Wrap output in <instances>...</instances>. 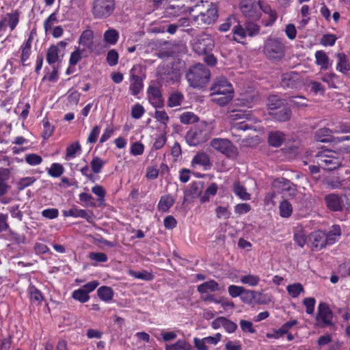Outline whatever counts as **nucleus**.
<instances>
[{
    "instance_id": "nucleus-18",
    "label": "nucleus",
    "mask_w": 350,
    "mask_h": 350,
    "mask_svg": "<svg viewBox=\"0 0 350 350\" xmlns=\"http://www.w3.org/2000/svg\"><path fill=\"white\" fill-rule=\"evenodd\" d=\"M150 103L156 108L161 107L163 100L159 89L156 86H150L147 91Z\"/></svg>"
},
{
    "instance_id": "nucleus-48",
    "label": "nucleus",
    "mask_w": 350,
    "mask_h": 350,
    "mask_svg": "<svg viewBox=\"0 0 350 350\" xmlns=\"http://www.w3.org/2000/svg\"><path fill=\"white\" fill-rule=\"evenodd\" d=\"M20 51L21 52V62L23 66H27L29 64L26 62L29 59L31 53V46L22 44L20 46Z\"/></svg>"
},
{
    "instance_id": "nucleus-45",
    "label": "nucleus",
    "mask_w": 350,
    "mask_h": 350,
    "mask_svg": "<svg viewBox=\"0 0 350 350\" xmlns=\"http://www.w3.org/2000/svg\"><path fill=\"white\" fill-rule=\"evenodd\" d=\"M286 291L292 297L296 298L301 293L304 292V289L300 283H294L287 286Z\"/></svg>"
},
{
    "instance_id": "nucleus-4",
    "label": "nucleus",
    "mask_w": 350,
    "mask_h": 350,
    "mask_svg": "<svg viewBox=\"0 0 350 350\" xmlns=\"http://www.w3.org/2000/svg\"><path fill=\"white\" fill-rule=\"evenodd\" d=\"M209 70L202 64L191 66L186 74V79L189 85L193 88L204 87L210 79Z\"/></svg>"
},
{
    "instance_id": "nucleus-55",
    "label": "nucleus",
    "mask_w": 350,
    "mask_h": 350,
    "mask_svg": "<svg viewBox=\"0 0 350 350\" xmlns=\"http://www.w3.org/2000/svg\"><path fill=\"white\" fill-rule=\"evenodd\" d=\"M244 288L243 286L232 284L228 287V292L231 297L235 298L241 297L243 292H244Z\"/></svg>"
},
{
    "instance_id": "nucleus-44",
    "label": "nucleus",
    "mask_w": 350,
    "mask_h": 350,
    "mask_svg": "<svg viewBox=\"0 0 350 350\" xmlns=\"http://www.w3.org/2000/svg\"><path fill=\"white\" fill-rule=\"evenodd\" d=\"M62 215L65 217H73L84 218L86 216V212L84 210L78 209L75 207H72L68 210L63 211Z\"/></svg>"
},
{
    "instance_id": "nucleus-20",
    "label": "nucleus",
    "mask_w": 350,
    "mask_h": 350,
    "mask_svg": "<svg viewBox=\"0 0 350 350\" xmlns=\"http://www.w3.org/2000/svg\"><path fill=\"white\" fill-rule=\"evenodd\" d=\"M315 63L321 70H326L332 66L329 58L323 51H317L315 54Z\"/></svg>"
},
{
    "instance_id": "nucleus-14",
    "label": "nucleus",
    "mask_w": 350,
    "mask_h": 350,
    "mask_svg": "<svg viewBox=\"0 0 350 350\" xmlns=\"http://www.w3.org/2000/svg\"><path fill=\"white\" fill-rule=\"evenodd\" d=\"M240 9L246 18L252 20H258L261 16L258 1L243 0L241 3Z\"/></svg>"
},
{
    "instance_id": "nucleus-13",
    "label": "nucleus",
    "mask_w": 350,
    "mask_h": 350,
    "mask_svg": "<svg viewBox=\"0 0 350 350\" xmlns=\"http://www.w3.org/2000/svg\"><path fill=\"white\" fill-rule=\"evenodd\" d=\"M272 187L275 191L291 198L295 197L297 192L295 185L284 178L275 180Z\"/></svg>"
},
{
    "instance_id": "nucleus-24",
    "label": "nucleus",
    "mask_w": 350,
    "mask_h": 350,
    "mask_svg": "<svg viewBox=\"0 0 350 350\" xmlns=\"http://www.w3.org/2000/svg\"><path fill=\"white\" fill-rule=\"evenodd\" d=\"M93 31L90 29L85 30L82 32L79 38V43L88 48L90 51L94 52L93 49Z\"/></svg>"
},
{
    "instance_id": "nucleus-1",
    "label": "nucleus",
    "mask_w": 350,
    "mask_h": 350,
    "mask_svg": "<svg viewBox=\"0 0 350 350\" xmlns=\"http://www.w3.org/2000/svg\"><path fill=\"white\" fill-rule=\"evenodd\" d=\"M212 100L220 106L230 103L233 97V89L231 84L224 77H217L211 88Z\"/></svg>"
},
{
    "instance_id": "nucleus-35",
    "label": "nucleus",
    "mask_w": 350,
    "mask_h": 350,
    "mask_svg": "<svg viewBox=\"0 0 350 350\" xmlns=\"http://www.w3.org/2000/svg\"><path fill=\"white\" fill-rule=\"evenodd\" d=\"M81 152V147L78 142L72 143L66 148L65 159L68 161L76 157Z\"/></svg>"
},
{
    "instance_id": "nucleus-37",
    "label": "nucleus",
    "mask_w": 350,
    "mask_h": 350,
    "mask_svg": "<svg viewBox=\"0 0 350 350\" xmlns=\"http://www.w3.org/2000/svg\"><path fill=\"white\" fill-rule=\"evenodd\" d=\"M239 20L234 15L229 16L224 22L219 27V30L222 32H226L231 27L234 28Z\"/></svg>"
},
{
    "instance_id": "nucleus-49",
    "label": "nucleus",
    "mask_w": 350,
    "mask_h": 350,
    "mask_svg": "<svg viewBox=\"0 0 350 350\" xmlns=\"http://www.w3.org/2000/svg\"><path fill=\"white\" fill-rule=\"evenodd\" d=\"M72 297L81 303H85L90 299L89 295H87L81 288L72 293Z\"/></svg>"
},
{
    "instance_id": "nucleus-34",
    "label": "nucleus",
    "mask_w": 350,
    "mask_h": 350,
    "mask_svg": "<svg viewBox=\"0 0 350 350\" xmlns=\"http://www.w3.org/2000/svg\"><path fill=\"white\" fill-rule=\"evenodd\" d=\"M119 39V33L115 29H109L103 34L104 41L110 45H114Z\"/></svg>"
},
{
    "instance_id": "nucleus-50",
    "label": "nucleus",
    "mask_w": 350,
    "mask_h": 350,
    "mask_svg": "<svg viewBox=\"0 0 350 350\" xmlns=\"http://www.w3.org/2000/svg\"><path fill=\"white\" fill-rule=\"evenodd\" d=\"M198 120L197 116L190 111L184 112L180 116V122L185 124L194 123L197 122Z\"/></svg>"
},
{
    "instance_id": "nucleus-19",
    "label": "nucleus",
    "mask_w": 350,
    "mask_h": 350,
    "mask_svg": "<svg viewBox=\"0 0 350 350\" xmlns=\"http://www.w3.org/2000/svg\"><path fill=\"white\" fill-rule=\"evenodd\" d=\"M325 200L327 207L334 211H340L342 208V196L339 197L336 194L332 193L327 195L325 198Z\"/></svg>"
},
{
    "instance_id": "nucleus-39",
    "label": "nucleus",
    "mask_w": 350,
    "mask_h": 350,
    "mask_svg": "<svg viewBox=\"0 0 350 350\" xmlns=\"http://www.w3.org/2000/svg\"><path fill=\"white\" fill-rule=\"evenodd\" d=\"M49 176L53 178L60 177L64 172V167L59 163H53L51 167L47 169Z\"/></svg>"
},
{
    "instance_id": "nucleus-46",
    "label": "nucleus",
    "mask_w": 350,
    "mask_h": 350,
    "mask_svg": "<svg viewBox=\"0 0 350 350\" xmlns=\"http://www.w3.org/2000/svg\"><path fill=\"white\" fill-rule=\"evenodd\" d=\"M218 190L217 185L215 183H212L205 190L204 195L201 198V201L205 202L209 200L210 196L216 195Z\"/></svg>"
},
{
    "instance_id": "nucleus-42",
    "label": "nucleus",
    "mask_w": 350,
    "mask_h": 350,
    "mask_svg": "<svg viewBox=\"0 0 350 350\" xmlns=\"http://www.w3.org/2000/svg\"><path fill=\"white\" fill-rule=\"evenodd\" d=\"M183 98L184 96L181 92H173L170 94L168 98L167 105L170 107L180 106L182 103Z\"/></svg>"
},
{
    "instance_id": "nucleus-10",
    "label": "nucleus",
    "mask_w": 350,
    "mask_h": 350,
    "mask_svg": "<svg viewBox=\"0 0 350 350\" xmlns=\"http://www.w3.org/2000/svg\"><path fill=\"white\" fill-rule=\"evenodd\" d=\"M205 8L206 10H200V14L193 16V20L198 25H211L217 18V10L213 3H205Z\"/></svg>"
},
{
    "instance_id": "nucleus-36",
    "label": "nucleus",
    "mask_w": 350,
    "mask_h": 350,
    "mask_svg": "<svg viewBox=\"0 0 350 350\" xmlns=\"http://www.w3.org/2000/svg\"><path fill=\"white\" fill-rule=\"evenodd\" d=\"M59 49H57V46L51 45L46 53V61L49 64L51 65L59 60Z\"/></svg>"
},
{
    "instance_id": "nucleus-5",
    "label": "nucleus",
    "mask_w": 350,
    "mask_h": 350,
    "mask_svg": "<svg viewBox=\"0 0 350 350\" xmlns=\"http://www.w3.org/2000/svg\"><path fill=\"white\" fill-rule=\"evenodd\" d=\"M313 162L325 170L332 171L342 165V158L339 153L326 149L318 152Z\"/></svg>"
},
{
    "instance_id": "nucleus-3",
    "label": "nucleus",
    "mask_w": 350,
    "mask_h": 350,
    "mask_svg": "<svg viewBox=\"0 0 350 350\" xmlns=\"http://www.w3.org/2000/svg\"><path fill=\"white\" fill-rule=\"evenodd\" d=\"M211 124L200 122L191 128L185 135L187 143L191 146H196L206 142L211 135Z\"/></svg>"
},
{
    "instance_id": "nucleus-51",
    "label": "nucleus",
    "mask_w": 350,
    "mask_h": 350,
    "mask_svg": "<svg viewBox=\"0 0 350 350\" xmlns=\"http://www.w3.org/2000/svg\"><path fill=\"white\" fill-rule=\"evenodd\" d=\"M105 161L98 157H94L91 163V168L94 173L98 174L101 172L102 168L105 165Z\"/></svg>"
},
{
    "instance_id": "nucleus-17",
    "label": "nucleus",
    "mask_w": 350,
    "mask_h": 350,
    "mask_svg": "<svg viewBox=\"0 0 350 350\" xmlns=\"http://www.w3.org/2000/svg\"><path fill=\"white\" fill-rule=\"evenodd\" d=\"M309 240L312 247L317 251L325 248L327 245L325 232L321 230L312 232L309 236Z\"/></svg>"
},
{
    "instance_id": "nucleus-38",
    "label": "nucleus",
    "mask_w": 350,
    "mask_h": 350,
    "mask_svg": "<svg viewBox=\"0 0 350 350\" xmlns=\"http://www.w3.org/2000/svg\"><path fill=\"white\" fill-rule=\"evenodd\" d=\"M8 178V172L7 170L0 171V197L7 193L10 187L6 183Z\"/></svg>"
},
{
    "instance_id": "nucleus-64",
    "label": "nucleus",
    "mask_w": 350,
    "mask_h": 350,
    "mask_svg": "<svg viewBox=\"0 0 350 350\" xmlns=\"http://www.w3.org/2000/svg\"><path fill=\"white\" fill-rule=\"evenodd\" d=\"M144 151V146L141 142H135L131 145V154L134 156L141 155Z\"/></svg>"
},
{
    "instance_id": "nucleus-30",
    "label": "nucleus",
    "mask_w": 350,
    "mask_h": 350,
    "mask_svg": "<svg viewBox=\"0 0 350 350\" xmlns=\"http://www.w3.org/2000/svg\"><path fill=\"white\" fill-rule=\"evenodd\" d=\"M260 278L258 275L252 273L245 274L240 277V282L243 284L254 287L258 285Z\"/></svg>"
},
{
    "instance_id": "nucleus-27",
    "label": "nucleus",
    "mask_w": 350,
    "mask_h": 350,
    "mask_svg": "<svg viewBox=\"0 0 350 350\" xmlns=\"http://www.w3.org/2000/svg\"><path fill=\"white\" fill-rule=\"evenodd\" d=\"M285 140L284 134L280 131H272L269 135V143L274 147L280 146Z\"/></svg>"
},
{
    "instance_id": "nucleus-59",
    "label": "nucleus",
    "mask_w": 350,
    "mask_h": 350,
    "mask_svg": "<svg viewBox=\"0 0 350 350\" xmlns=\"http://www.w3.org/2000/svg\"><path fill=\"white\" fill-rule=\"evenodd\" d=\"M129 274L130 275L134 277L135 278H137V279H141V280H151L152 278V275L146 271H142V272H139V271H129Z\"/></svg>"
},
{
    "instance_id": "nucleus-53",
    "label": "nucleus",
    "mask_w": 350,
    "mask_h": 350,
    "mask_svg": "<svg viewBox=\"0 0 350 350\" xmlns=\"http://www.w3.org/2000/svg\"><path fill=\"white\" fill-rule=\"evenodd\" d=\"M119 59L118 53L115 49H111L107 55V62L110 66H114L118 64Z\"/></svg>"
},
{
    "instance_id": "nucleus-63",
    "label": "nucleus",
    "mask_w": 350,
    "mask_h": 350,
    "mask_svg": "<svg viewBox=\"0 0 350 350\" xmlns=\"http://www.w3.org/2000/svg\"><path fill=\"white\" fill-rule=\"evenodd\" d=\"M92 191L94 194L98 196V202H102L104 201L106 192L102 186L98 185H95L92 188Z\"/></svg>"
},
{
    "instance_id": "nucleus-47",
    "label": "nucleus",
    "mask_w": 350,
    "mask_h": 350,
    "mask_svg": "<svg viewBox=\"0 0 350 350\" xmlns=\"http://www.w3.org/2000/svg\"><path fill=\"white\" fill-rule=\"evenodd\" d=\"M6 16L8 18L9 27L11 31H13L19 22L20 12L17 10H14L12 13L7 14Z\"/></svg>"
},
{
    "instance_id": "nucleus-31",
    "label": "nucleus",
    "mask_w": 350,
    "mask_h": 350,
    "mask_svg": "<svg viewBox=\"0 0 350 350\" xmlns=\"http://www.w3.org/2000/svg\"><path fill=\"white\" fill-rule=\"evenodd\" d=\"M285 101L276 95H271L268 98L267 106L269 111H273L284 107Z\"/></svg>"
},
{
    "instance_id": "nucleus-41",
    "label": "nucleus",
    "mask_w": 350,
    "mask_h": 350,
    "mask_svg": "<svg viewBox=\"0 0 350 350\" xmlns=\"http://www.w3.org/2000/svg\"><path fill=\"white\" fill-rule=\"evenodd\" d=\"M231 120L235 121L239 120H252V116L250 111L235 110L230 116Z\"/></svg>"
},
{
    "instance_id": "nucleus-40",
    "label": "nucleus",
    "mask_w": 350,
    "mask_h": 350,
    "mask_svg": "<svg viewBox=\"0 0 350 350\" xmlns=\"http://www.w3.org/2000/svg\"><path fill=\"white\" fill-rule=\"evenodd\" d=\"M280 215L282 217H289L293 212L291 204L286 200H282L279 206Z\"/></svg>"
},
{
    "instance_id": "nucleus-9",
    "label": "nucleus",
    "mask_w": 350,
    "mask_h": 350,
    "mask_svg": "<svg viewBox=\"0 0 350 350\" xmlns=\"http://www.w3.org/2000/svg\"><path fill=\"white\" fill-rule=\"evenodd\" d=\"M129 77V91L132 95L137 96L143 90V81L146 77L142 66L139 64L134 65L130 70Z\"/></svg>"
},
{
    "instance_id": "nucleus-58",
    "label": "nucleus",
    "mask_w": 350,
    "mask_h": 350,
    "mask_svg": "<svg viewBox=\"0 0 350 350\" xmlns=\"http://www.w3.org/2000/svg\"><path fill=\"white\" fill-rule=\"evenodd\" d=\"M144 113V107L139 103L134 105L131 108V116L135 119L141 118Z\"/></svg>"
},
{
    "instance_id": "nucleus-60",
    "label": "nucleus",
    "mask_w": 350,
    "mask_h": 350,
    "mask_svg": "<svg viewBox=\"0 0 350 350\" xmlns=\"http://www.w3.org/2000/svg\"><path fill=\"white\" fill-rule=\"evenodd\" d=\"M36 181V178L33 176L25 177L19 180L17 183V188L18 190H23L27 187L30 186Z\"/></svg>"
},
{
    "instance_id": "nucleus-7",
    "label": "nucleus",
    "mask_w": 350,
    "mask_h": 350,
    "mask_svg": "<svg viewBox=\"0 0 350 350\" xmlns=\"http://www.w3.org/2000/svg\"><path fill=\"white\" fill-rule=\"evenodd\" d=\"M210 146L229 159H234L239 154L237 148L226 138H214L211 141Z\"/></svg>"
},
{
    "instance_id": "nucleus-26",
    "label": "nucleus",
    "mask_w": 350,
    "mask_h": 350,
    "mask_svg": "<svg viewBox=\"0 0 350 350\" xmlns=\"http://www.w3.org/2000/svg\"><path fill=\"white\" fill-rule=\"evenodd\" d=\"M338 58V63L336 65V70L342 73L346 74L350 70V64L347 59V57L345 53L336 54Z\"/></svg>"
},
{
    "instance_id": "nucleus-52",
    "label": "nucleus",
    "mask_w": 350,
    "mask_h": 350,
    "mask_svg": "<svg viewBox=\"0 0 350 350\" xmlns=\"http://www.w3.org/2000/svg\"><path fill=\"white\" fill-rule=\"evenodd\" d=\"M42 124L44 130L42 132V137L44 139H49L53 133L54 127L52 126L47 118L42 120Z\"/></svg>"
},
{
    "instance_id": "nucleus-28",
    "label": "nucleus",
    "mask_w": 350,
    "mask_h": 350,
    "mask_svg": "<svg viewBox=\"0 0 350 350\" xmlns=\"http://www.w3.org/2000/svg\"><path fill=\"white\" fill-rule=\"evenodd\" d=\"M165 350H191V344L185 339H180L175 343L167 344L165 347Z\"/></svg>"
},
{
    "instance_id": "nucleus-62",
    "label": "nucleus",
    "mask_w": 350,
    "mask_h": 350,
    "mask_svg": "<svg viewBox=\"0 0 350 350\" xmlns=\"http://www.w3.org/2000/svg\"><path fill=\"white\" fill-rule=\"evenodd\" d=\"M82 51L79 48H77L70 55L69 64L70 66H75L81 60L82 56Z\"/></svg>"
},
{
    "instance_id": "nucleus-33",
    "label": "nucleus",
    "mask_w": 350,
    "mask_h": 350,
    "mask_svg": "<svg viewBox=\"0 0 350 350\" xmlns=\"http://www.w3.org/2000/svg\"><path fill=\"white\" fill-rule=\"evenodd\" d=\"M97 295L103 301L109 302L113 297V291L111 287L103 286L97 290Z\"/></svg>"
},
{
    "instance_id": "nucleus-43",
    "label": "nucleus",
    "mask_w": 350,
    "mask_h": 350,
    "mask_svg": "<svg viewBox=\"0 0 350 350\" xmlns=\"http://www.w3.org/2000/svg\"><path fill=\"white\" fill-rule=\"evenodd\" d=\"M244 292H243L240 298L241 301L245 304H251L253 303L256 295H261V293L256 292L253 290H249L244 288Z\"/></svg>"
},
{
    "instance_id": "nucleus-61",
    "label": "nucleus",
    "mask_w": 350,
    "mask_h": 350,
    "mask_svg": "<svg viewBox=\"0 0 350 350\" xmlns=\"http://www.w3.org/2000/svg\"><path fill=\"white\" fill-rule=\"evenodd\" d=\"M336 40V37L334 34L323 35L320 40V44L323 46H333Z\"/></svg>"
},
{
    "instance_id": "nucleus-15",
    "label": "nucleus",
    "mask_w": 350,
    "mask_h": 350,
    "mask_svg": "<svg viewBox=\"0 0 350 350\" xmlns=\"http://www.w3.org/2000/svg\"><path fill=\"white\" fill-rule=\"evenodd\" d=\"M280 84L283 88H297L300 84V76L293 71L286 72L282 75Z\"/></svg>"
},
{
    "instance_id": "nucleus-12",
    "label": "nucleus",
    "mask_w": 350,
    "mask_h": 350,
    "mask_svg": "<svg viewBox=\"0 0 350 350\" xmlns=\"http://www.w3.org/2000/svg\"><path fill=\"white\" fill-rule=\"evenodd\" d=\"M333 313L329 306L321 302L317 308L316 317L317 324L321 327H325L332 325Z\"/></svg>"
},
{
    "instance_id": "nucleus-2",
    "label": "nucleus",
    "mask_w": 350,
    "mask_h": 350,
    "mask_svg": "<svg viewBox=\"0 0 350 350\" xmlns=\"http://www.w3.org/2000/svg\"><path fill=\"white\" fill-rule=\"evenodd\" d=\"M262 53L271 62L282 60L286 53V46L283 39L275 37H268L264 42Z\"/></svg>"
},
{
    "instance_id": "nucleus-23",
    "label": "nucleus",
    "mask_w": 350,
    "mask_h": 350,
    "mask_svg": "<svg viewBox=\"0 0 350 350\" xmlns=\"http://www.w3.org/2000/svg\"><path fill=\"white\" fill-rule=\"evenodd\" d=\"M341 236V230L339 226L334 225L332 228L325 232L326 243L333 245L338 241Z\"/></svg>"
},
{
    "instance_id": "nucleus-22",
    "label": "nucleus",
    "mask_w": 350,
    "mask_h": 350,
    "mask_svg": "<svg viewBox=\"0 0 350 350\" xmlns=\"http://www.w3.org/2000/svg\"><path fill=\"white\" fill-rule=\"evenodd\" d=\"M198 291L201 295L208 294V292H215L219 290V284L213 280H210L198 286Z\"/></svg>"
},
{
    "instance_id": "nucleus-21",
    "label": "nucleus",
    "mask_w": 350,
    "mask_h": 350,
    "mask_svg": "<svg viewBox=\"0 0 350 350\" xmlns=\"http://www.w3.org/2000/svg\"><path fill=\"white\" fill-rule=\"evenodd\" d=\"M280 110L269 111V114L273 119L278 122H286L290 120L291 117V110L289 107L284 106Z\"/></svg>"
},
{
    "instance_id": "nucleus-6",
    "label": "nucleus",
    "mask_w": 350,
    "mask_h": 350,
    "mask_svg": "<svg viewBox=\"0 0 350 350\" xmlns=\"http://www.w3.org/2000/svg\"><path fill=\"white\" fill-rule=\"evenodd\" d=\"M232 31L233 40L238 43L244 44L247 36L254 37L259 33L260 26L252 22L245 23L243 25L239 21Z\"/></svg>"
},
{
    "instance_id": "nucleus-56",
    "label": "nucleus",
    "mask_w": 350,
    "mask_h": 350,
    "mask_svg": "<svg viewBox=\"0 0 350 350\" xmlns=\"http://www.w3.org/2000/svg\"><path fill=\"white\" fill-rule=\"evenodd\" d=\"M25 161L30 165H38L42 163V158L34 153L28 154L25 156Z\"/></svg>"
},
{
    "instance_id": "nucleus-16",
    "label": "nucleus",
    "mask_w": 350,
    "mask_h": 350,
    "mask_svg": "<svg viewBox=\"0 0 350 350\" xmlns=\"http://www.w3.org/2000/svg\"><path fill=\"white\" fill-rule=\"evenodd\" d=\"M191 164L193 167L200 166L205 170H209L212 166L209 155L204 152H197L193 157Z\"/></svg>"
},
{
    "instance_id": "nucleus-54",
    "label": "nucleus",
    "mask_w": 350,
    "mask_h": 350,
    "mask_svg": "<svg viewBox=\"0 0 350 350\" xmlns=\"http://www.w3.org/2000/svg\"><path fill=\"white\" fill-rule=\"evenodd\" d=\"M29 293L30 295V299L33 301L41 302L43 299L42 293L33 286H31L29 288Z\"/></svg>"
},
{
    "instance_id": "nucleus-29",
    "label": "nucleus",
    "mask_w": 350,
    "mask_h": 350,
    "mask_svg": "<svg viewBox=\"0 0 350 350\" xmlns=\"http://www.w3.org/2000/svg\"><path fill=\"white\" fill-rule=\"evenodd\" d=\"M174 198L170 194L162 196L158 203L160 211L166 212L174 204Z\"/></svg>"
},
{
    "instance_id": "nucleus-57",
    "label": "nucleus",
    "mask_w": 350,
    "mask_h": 350,
    "mask_svg": "<svg viewBox=\"0 0 350 350\" xmlns=\"http://www.w3.org/2000/svg\"><path fill=\"white\" fill-rule=\"evenodd\" d=\"M316 300L313 297H307L303 300V304L306 307V312L308 314H312L314 311Z\"/></svg>"
},
{
    "instance_id": "nucleus-11",
    "label": "nucleus",
    "mask_w": 350,
    "mask_h": 350,
    "mask_svg": "<svg viewBox=\"0 0 350 350\" xmlns=\"http://www.w3.org/2000/svg\"><path fill=\"white\" fill-rule=\"evenodd\" d=\"M192 46L196 53L202 55L213 49L215 42L210 34L202 33L196 38Z\"/></svg>"
},
{
    "instance_id": "nucleus-32",
    "label": "nucleus",
    "mask_w": 350,
    "mask_h": 350,
    "mask_svg": "<svg viewBox=\"0 0 350 350\" xmlns=\"http://www.w3.org/2000/svg\"><path fill=\"white\" fill-rule=\"evenodd\" d=\"M334 131L328 128H321L315 133V139L321 142H327L331 140Z\"/></svg>"
},
{
    "instance_id": "nucleus-25",
    "label": "nucleus",
    "mask_w": 350,
    "mask_h": 350,
    "mask_svg": "<svg viewBox=\"0 0 350 350\" xmlns=\"http://www.w3.org/2000/svg\"><path fill=\"white\" fill-rule=\"evenodd\" d=\"M234 193L242 200H249L251 195L247 192L246 188L241 184L239 180H235L232 184Z\"/></svg>"
},
{
    "instance_id": "nucleus-8",
    "label": "nucleus",
    "mask_w": 350,
    "mask_h": 350,
    "mask_svg": "<svg viewBox=\"0 0 350 350\" xmlns=\"http://www.w3.org/2000/svg\"><path fill=\"white\" fill-rule=\"evenodd\" d=\"M116 0H94L92 12L95 18H107L115 10Z\"/></svg>"
}]
</instances>
